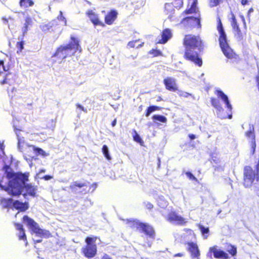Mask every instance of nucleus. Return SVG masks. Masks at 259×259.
I'll use <instances>...</instances> for the list:
<instances>
[{"label":"nucleus","instance_id":"f8f14e48","mask_svg":"<svg viewBox=\"0 0 259 259\" xmlns=\"http://www.w3.org/2000/svg\"><path fill=\"white\" fill-rule=\"evenodd\" d=\"M118 13L115 9H110L104 16L105 25H111L113 24L117 18Z\"/></svg>","mask_w":259,"mask_h":259},{"label":"nucleus","instance_id":"3c124183","mask_svg":"<svg viewBox=\"0 0 259 259\" xmlns=\"http://www.w3.org/2000/svg\"><path fill=\"white\" fill-rule=\"evenodd\" d=\"M241 4L243 6H245L246 5H247L248 4V0H241Z\"/></svg>","mask_w":259,"mask_h":259},{"label":"nucleus","instance_id":"2f4dec72","mask_svg":"<svg viewBox=\"0 0 259 259\" xmlns=\"http://www.w3.org/2000/svg\"><path fill=\"white\" fill-rule=\"evenodd\" d=\"M138 41H139V40H133V41H129L128 42V44H127V47L129 48H136V49H139V48L142 47V46H143V45L144 44V42H142L141 44H140L138 46H135V44L137 42H138Z\"/></svg>","mask_w":259,"mask_h":259},{"label":"nucleus","instance_id":"2eb2a0df","mask_svg":"<svg viewBox=\"0 0 259 259\" xmlns=\"http://www.w3.org/2000/svg\"><path fill=\"white\" fill-rule=\"evenodd\" d=\"M163 82L167 90L171 92H176L178 90L175 78L171 77H166L163 79Z\"/></svg>","mask_w":259,"mask_h":259},{"label":"nucleus","instance_id":"052dcab7","mask_svg":"<svg viewBox=\"0 0 259 259\" xmlns=\"http://www.w3.org/2000/svg\"><path fill=\"white\" fill-rule=\"evenodd\" d=\"M162 100V98L160 96H158L157 99V101H160Z\"/></svg>","mask_w":259,"mask_h":259},{"label":"nucleus","instance_id":"7ed1b4c3","mask_svg":"<svg viewBox=\"0 0 259 259\" xmlns=\"http://www.w3.org/2000/svg\"><path fill=\"white\" fill-rule=\"evenodd\" d=\"M81 52L79 39L71 35L69 43L59 46L52 57L55 58L56 60L61 62L66 58L71 57L74 56L76 53H80Z\"/></svg>","mask_w":259,"mask_h":259},{"label":"nucleus","instance_id":"4be33fe9","mask_svg":"<svg viewBox=\"0 0 259 259\" xmlns=\"http://www.w3.org/2000/svg\"><path fill=\"white\" fill-rule=\"evenodd\" d=\"M15 225L17 230L20 231V234L18 235L19 240H23L24 241H27V238L25 233L24 229H23L22 225L20 223H15Z\"/></svg>","mask_w":259,"mask_h":259},{"label":"nucleus","instance_id":"9b49d317","mask_svg":"<svg viewBox=\"0 0 259 259\" xmlns=\"http://www.w3.org/2000/svg\"><path fill=\"white\" fill-rule=\"evenodd\" d=\"M26 182L21 184L22 190L24 189L25 193L23 194V196L26 197L27 195L35 197L36 196L37 187L36 186L32 185L31 184H25Z\"/></svg>","mask_w":259,"mask_h":259},{"label":"nucleus","instance_id":"20e7f679","mask_svg":"<svg viewBox=\"0 0 259 259\" xmlns=\"http://www.w3.org/2000/svg\"><path fill=\"white\" fill-rule=\"evenodd\" d=\"M217 29L219 34V45L224 55L229 59L238 60L239 56L233 51L229 45L227 35L220 17L217 18Z\"/></svg>","mask_w":259,"mask_h":259},{"label":"nucleus","instance_id":"5701e85b","mask_svg":"<svg viewBox=\"0 0 259 259\" xmlns=\"http://www.w3.org/2000/svg\"><path fill=\"white\" fill-rule=\"evenodd\" d=\"M141 223V222L137 220H127L126 222L128 228L131 229L136 228L138 230H139Z\"/></svg>","mask_w":259,"mask_h":259},{"label":"nucleus","instance_id":"b1692460","mask_svg":"<svg viewBox=\"0 0 259 259\" xmlns=\"http://www.w3.org/2000/svg\"><path fill=\"white\" fill-rule=\"evenodd\" d=\"M13 202L12 198H1L0 199V204L4 208H8L13 205Z\"/></svg>","mask_w":259,"mask_h":259},{"label":"nucleus","instance_id":"de8ad7c7","mask_svg":"<svg viewBox=\"0 0 259 259\" xmlns=\"http://www.w3.org/2000/svg\"><path fill=\"white\" fill-rule=\"evenodd\" d=\"M45 180L48 181L53 178V177L50 175H45L42 178Z\"/></svg>","mask_w":259,"mask_h":259},{"label":"nucleus","instance_id":"e433bc0d","mask_svg":"<svg viewBox=\"0 0 259 259\" xmlns=\"http://www.w3.org/2000/svg\"><path fill=\"white\" fill-rule=\"evenodd\" d=\"M133 132L134 133V135H133L134 140L140 144H142L143 143V141L140 138V136L137 133L136 131L134 130Z\"/></svg>","mask_w":259,"mask_h":259},{"label":"nucleus","instance_id":"7c9ffc66","mask_svg":"<svg viewBox=\"0 0 259 259\" xmlns=\"http://www.w3.org/2000/svg\"><path fill=\"white\" fill-rule=\"evenodd\" d=\"M102 151L105 158L108 160H110L111 159V157L109 154L108 148L107 145H104L103 146Z\"/></svg>","mask_w":259,"mask_h":259},{"label":"nucleus","instance_id":"58836bf2","mask_svg":"<svg viewBox=\"0 0 259 259\" xmlns=\"http://www.w3.org/2000/svg\"><path fill=\"white\" fill-rule=\"evenodd\" d=\"M198 226L202 235L208 234L209 233V230L208 227H204L203 226L200 224H199Z\"/></svg>","mask_w":259,"mask_h":259},{"label":"nucleus","instance_id":"6ab92c4d","mask_svg":"<svg viewBox=\"0 0 259 259\" xmlns=\"http://www.w3.org/2000/svg\"><path fill=\"white\" fill-rule=\"evenodd\" d=\"M172 36L170 30L168 28L163 29L161 32V39H159L157 43L160 44H165Z\"/></svg>","mask_w":259,"mask_h":259},{"label":"nucleus","instance_id":"a18cd8bd","mask_svg":"<svg viewBox=\"0 0 259 259\" xmlns=\"http://www.w3.org/2000/svg\"><path fill=\"white\" fill-rule=\"evenodd\" d=\"M30 22H31V19L29 17L26 18L25 19V27L26 28V29L27 28V27H28V25L30 23Z\"/></svg>","mask_w":259,"mask_h":259},{"label":"nucleus","instance_id":"ea45409f","mask_svg":"<svg viewBox=\"0 0 259 259\" xmlns=\"http://www.w3.org/2000/svg\"><path fill=\"white\" fill-rule=\"evenodd\" d=\"M57 18L58 20L63 22L64 26L67 25V20L66 18L63 16V13L61 11L59 12V14L57 16Z\"/></svg>","mask_w":259,"mask_h":259},{"label":"nucleus","instance_id":"72a5a7b5","mask_svg":"<svg viewBox=\"0 0 259 259\" xmlns=\"http://www.w3.org/2000/svg\"><path fill=\"white\" fill-rule=\"evenodd\" d=\"M231 26L233 28V29H234L236 28L239 27V24L237 22V20L236 19L235 16L234 14H232L231 18Z\"/></svg>","mask_w":259,"mask_h":259},{"label":"nucleus","instance_id":"603ef678","mask_svg":"<svg viewBox=\"0 0 259 259\" xmlns=\"http://www.w3.org/2000/svg\"><path fill=\"white\" fill-rule=\"evenodd\" d=\"M189 138L190 139V140H192L196 138V136L194 134H189L188 135Z\"/></svg>","mask_w":259,"mask_h":259},{"label":"nucleus","instance_id":"09e8293b","mask_svg":"<svg viewBox=\"0 0 259 259\" xmlns=\"http://www.w3.org/2000/svg\"><path fill=\"white\" fill-rule=\"evenodd\" d=\"M184 255L183 253H177L174 255V257H182Z\"/></svg>","mask_w":259,"mask_h":259},{"label":"nucleus","instance_id":"c9c22d12","mask_svg":"<svg viewBox=\"0 0 259 259\" xmlns=\"http://www.w3.org/2000/svg\"><path fill=\"white\" fill-rule=\"evenodd\" d=\"M9 70V67L4 65V62L3 60H0V74L7 72Z\"/></svg>","mask_w":259,"mask_h":259},{"label":"nucleus","instance_id":"f03ea898","mask_svg":"<svg viewBox=\"0 0 259 259\" xmlns=\"http://www.w3.org/2000/svg\"><path fill=\"white\" fill-rule=\"evenodd\" d=\"M3 169L9 182L7 186H5L2 185V181H0V188L11 196L20 195L22 193L21 184L28 181V173L14 172L8 165H5Z\"/></svg>","mask_w":259,"mask_h":259},{"label":"nucleus","instance_id":"39448f33","mask_svg":"<svg viewBox=\"0 0 259 259\" xmlns=\"http://www.w3.org/2000/svg\"><path fill=\"white\" fill-rule=\"evenodd\" d=\"M100 238L96 236H87L85 239L86 243L81 249V253L87 258H91L95 257L97 253L96 241Z\"/></svg>","mask_w":259,"mask_h":259},{"label":"nucleus","instance_id":"423d86ee","mask_svg":"<svg viewBox=\"0 0 259 259\" xmlns=\"http://www.w3.org/2000/svg\"><path fill=\"white\" fill-rule=\"evenodd\" d=\"M22 221L23 222L26 223L27 226L37 236L45 238H49L51 236V234L49 231L43 230L40 228L38 224L28 215H25L23 216Z\"/></svg>","mask_w":259,"mask_h":259},{"label":"nucleus","instance_id":"5fc2aeb1","mask_svg":"<svg viewBox=\"0 0 259 259\" xmlns=\"http://www.w3.org/2000/svg\"><path fill=\"white\" fill-rule=\"evenodd\" d=\"M169 7H170V4H165V6H164V8H165V11H168V8Z\"/></svg>","mask_w":259,"mask_h":259},{"label":"nucleus","instance_id":"6e6d98bb","mask_svg":"<svg viewBox=\"0 0 259 259\" xmlns=\"http://www.w3.org/2000/svg\"><path fill=\"white\" fill-rule=\"evenodd\" d=\"M116 119H114L112 121V122L111 123V125H112V126H114L116 125Z\"/></svg>","mask_w":259,"mask_h":259},{"label":"nucleus","instance_id":"13d9d810","mask_svg":"<svg viewBox=\"0 0 259 259\" xmlns=\"http://www.w3.org/2000/svg\"><path fill=\"white\" fill-rule=\"evenodd\" d=\"M256 195L259 197V188H257L256 190Z\"/></svg>","mask_w":259,"mask_h":259},{"label":"nucleus","instance_id":"a19ab883","mask_svg":"<svg viewBox=\"0 0 259 259\" xmlns=\"http://www.w3.org/2000/svg\"><path fill=\"white\" fill-rule=\"evenodd\" d=\"M24 43L23 40L17 42L16 47L18 49L17 51V53H20L22 51V50L24 49Z\"/></svg>","mask_w":259,"mask_h":259},{"label":"nucleus","instance_id":"9d476101","mask_svg":"<svg viewBox=\"0 0 259 259\" xmlns=\"http://www.w3.org/2000/svg\"><path fill=\"white\" fill-rule=\"evenodd\" d=\"M245 135L248 139H250L251 140L250 146L252 150V153L253 154L255 152L256 148V143L254 127L253 124H250L249 125V129L245 132Z\"/></svg>","mask_w":259,"mask_h":259},{"label":"nucleus","instance_id":"c03bdc74","mask_svg":"<svg viewBox=\"0 0 259 259\" xmlns=\"http://www.w3.org/2000/svg\"><path fill=\"white\" fill-rule=\"evenodd\" d=\"M187 177L191 180L197 181V179L193 176V175L190 171H187L185 173Z\"/></svg>","mask_w":259,"mask_h":259},{"label":"nucleus","instance_id":"8fccbe9b","mask_svg":"<svg viewBox=\"0 0 259 259\" xmlns=\"http://www.w3.org/2000/svg\"><path fill=\"white\" fill-rule=\"evenodd\" d=\"M76 106L77 108L80 109L82 111H84V107L79 104H77Z\"/></svg>","mask_w":259,"mask_h":259},{"label":"nucleus","instance_id":"4d7b16f0","mask_svg":"<svg viewBox=\"0 0 259 259\" xmlns=\"http://www.w3.org/2000/svg\"><path fill=\"white\" fill-rule=\"evenodd\" d=\"M41 241L42 240L41 239H39V240H34V243H40L41 242Z\"/></svg>","mask_w":259,"mask_h":259},{"label":"nucleus","instance_id":"bb28decb","mask_svg":"<svg viewBox=\"0 0 259 259\" xmlns=\"http://www.w3.org/2000/svg\"><path fill=\"white\" fill-rule=\"evenodd\" d=\"M34 2L32 0H20L19 5L22 8H28L34 5Z\"/></svg>","mask_w":259,"mask_h":259},{"label":"nucleus","instance_id":"bf43d9fd","mask_svg":"<svg viewBox=\"0 0 259 259\" xmlns=\"http://www.w3.org/2000/svg\"><path fill=\"white\" fill-rule=\"evenodd\" d=\"M3 20L4 21L5 23L8 22V20L6 18H3Z\"/></svg>","mask_w":259,"mask_h":259},{"label":"nucleus","instance_id":"864d4df0","mask_svg":"<svg viewBox=\"0 0 259 259\" xmlns=\"http://www.w3.org/2000/svg\"><path fill=\"white\" fill-rule=\"evenodd\" d=\"M146 206H147V208H148L149 209H152L153 207V205L150 203H148L147 204Z\"/></svg>","mask_w":259,"mask_h":259},{"label":"nucleus","instance_id":"412c9836","mask_svg":"<svg viewBox=\"0 0 259 259\" xmlns=\"http://www.w3.org/2000/svg\"><path fill=\"white\" fill-rule=\"evenodd\" d=\"M15 82V75L12 73H8L6 74L5 78L1 81V84H9L12 85Z\"/></svg>","mask_w":259,"mask_h":259},{"label":"nucleus","instance_id":"4468645a","mask_svg":"<svg viewBox=\"0 0 259 259\" xmlns=\"http://www.w3.org/2000/svg\"><path fill=\"white\" fill-rule=\"evenodd\" d=\"M85 14L95 26H100L102 27L105 26V23L100 20L98 15L93 10H89L86 12Z\"/></svg>","mask_w":259,"mask_h":259},{"label":"nucleus","instance_id":"393cba45","mask_svg":"<svg viewBox=\"0 0 259 259\" xmlns=\"http://www.w3.org/2000/svg\"><path fill=\"white\" fill-rule=\"evenodd\" d=\"M210 102L211 105L214 108L217 109V110H219V111L223 110L222 104L219 99L212 97L210 98Z\"/></svg>","mask_w":259,"mask_h":259},{"label":"nucleus","instance_id":"49530a36","mask_svg":"<svg viewBox=\"0 0 259 259\" xmlns=\"http://www.w3.org/2000/svg\"><path fill=\"white\" fill-rule=\"evenodd\" d=\"M101 259H112L108 254L105 253L101 257Z\"/></svg>","mask_w":259,"mask_h":259},{"label":"nucleus","instance_id":"c756f323","mask_svg":"<svg viewBox=\"0 0 259 259\" xmlns=\"http://www.w3.org/2000/svg\"><path fill=\"white\" fill-rule=\"evenodd\" d=\"M235 36L238 40H242L243 39L244 35L239 28V27L233 29Z\"/></svg>","mask_w":259,"mask_h":259},{"label":"nucleus","instance_id":"37998d69","mask_svg":"<svg viewBox=\"0 0 259 259\" xmlns=\"http://www.w3.org/2000/svg\"><path fill=\"white\" fill-rule=\"evenodd\" d=\"M195 12V8L192 6L190 8L187 9L184 11L182 13V15L189 14L193 13Z\"/></svg>","mask_w":259,"mask_h":259},{"label":"nucleus","instance_id":"680f3d73","mask_svg":"<svg viewBox=\"0 0 259 259\" xmlns=\"http://www.w3.org/2000/svg\"><path fill=\"white\" fill-rule=\"evenodd\" d=\"M45 171H46V170H45V169H40V170H39V172H40V173L45 172Z\"/></svg>","mask_w":259,"mask_h":259},{"label":"nucleus","instance_id":"f3484780","mask_svg":"<svg viewBox=\"0 0 259 259\" xmlns=\"http://www.w3.org/2000/svg\"><path fill=\"white\" fill-rule=\"evenodd\" d=\"M187 244L188 245L187 250L190 253L192 258L199 259L200 253L197 244L193 242H187Z\"/></svg>","mask_w":259,"mask_h":259},{"label":"nucleus","instance_id":"dca6fc26","mask_svg":"<svg viewBox=\"0 0 259 259\" xmlns=\"http://www.w3.org/2000/svg\"><path fill=\"white\" fill-rule=\"evenodd\" d=\"M139 231L144 233L150 238H154L155 237V231L153 227L148 224L141 222Z\"/></svg>","mask_w":259,"mask_h":259},{"label":"nucleus","instance_id":"ddd939ff","mask_svg":"<svg viewBox=\"0 0 259 259\" xmlns=\"http://www.w3.org/2000/svg\"><path fill=\"white\" fill-rule=\"evenodd\" d=\"M214 94L217 96V97L219 98H221L222 101L224 102L225 103L227 108L229 110V111L230 112V113L228 114L227 117L229 119H231L232 118V107L231 104H230L229 100L228 99V98L227 96L221 90H217L214 92Z\"/></svg>","mask_w":259,"mask_h":259},{"label":"nucleus","instance_id":"a211bd4d","mask_svg":"<svg viewBox=\"0 0 259 259\" xmlns=\"http://www.w3.org/2000/svg\"><path fill=\"white\" fill-rule=\"evenodd\" d=\"M209 252L213 253V256L215 258H229L228 254L224 250L218 249L217 246H213L210 247L209 249Z\"/></svg>","mask_w":259,"mask_h":259},{"label":"nucleus","instance_id":"aec40b11","mask_svg":"<svg viewBox=\"0 0 259 259\" xmlns=\"http://www.w3.org/2000/svg\"><path fill=\"white\" fill-rule=\"evenodd\" d=\"M13 206L16 209L20 211H25L29 207L27 202L23 203L19 200L14 201L13 203Z\"/></svg>","mask_w":259,"mask_h":259},{"label":"nucleus","instance_id":"f257e3e1","mask_svg":"<svg viewBox=\"0 0 259 259\" xmlns=\"http://www.w3.org/2000/svg\"><path fill=\"white\" fill-rule=\"evenodd\" d=\"M183 45L185 48L183 57L199 67L202 65V60L199 53L204 49V43L199 35L186 34L183 39Z\"/></svg>","mask_w":259,"mask_h":259},{"label":"nucleus","instance_id":"cd10ccee","mask_svg":"<svg viewBox=\"0 0 259 259\" xmlns=\"http://www.w3.org/2000/svg\"><path fill=\"white\" fill-rule=\"evenodd\" d=\"M227 252L232 256H234L237 254V247L231 244L227 245Z\"/></svg>","mask_w":259,"mask_h":259},{"label":"nucleus","instance_id":"4c0bfd02","mask_svg":"<svg viewBox=\"0 0 259 259\" xmlns=\"http://www.w3.org/2000/svg\"><path fill=\"white\" fill-rule=\"evenodd\" d=\"M178 94L180 97L183 98H188L190 96H192V94L183 91H178Z\"/></svg>","mask_w":259,"mask_h":259},{"label":"nucleus","instance_id":"c85d7f7f","mask_svg":"<svg viewBox=\"0 0 259 259\" xmlns=\"http://www.w3.org/2000/svg\"><path fill=\"white\" fill-rule=\"evenodd\" d=\"M152 118L154 121H157L162 123H165L167 121L166 118L164 116L161 115H154Z\"/></svg>","mask_w":259,"mask_h":259},{"label":"nucleus","instance_id":"79ce46f5","mask_svg":"<svg viewBox=\"0 0 259 259\" xmlns=\"http://www.w3.org/2000/svg\"><path fill=\"white\" fill-rule=\"evenodd\" d=\"M34 151L37 155H41L44 156L47 155L46 153L40 148L34 147Z\"/></svg>","mask_w":259,"mask_h":259},{"label":"nucleus","instance_id":"f704fd0d","mask_svg":"<svg viewBox=\"0 0 259 259\" xmlns=\"http://www.w3.org/2000/svg\"><path fill=\"white\" fill-rule=\"evenodd\" d=\"M149 54L152 55L153 57L162 56V52L156 49H153L149 52Z\"/></svg>","mask_w":259,"mask_h":259},{"label":"nucleus","instance_id":"6e6552de","mask_svg":"<svg viewBox=\"0 0 259 259\" xmlns=\"http://www.w3.org/2000/svg\"><path fill=\"white\" fill-rule=\"evenodd\" d=\"M181 24L184 27L191 29L194 27H197V28L201 27L200 18L199 17H194L193 16L185 17L181 20Z\"/></svg>","mask_w":259,"mask_h":259},{"label":"nucleus","instance_id":"a878e982","mask_svg":"<svg viewBox=\"0 0 259 259\" xmlns=\"http://www.w3.org/2000/svg\"><path fill=\"white\" fill-rule=\"evenodd\" d=\"M162 109V108L159 106L155 105L150 106L147 108L145 115L146 117H148L153 112L160 110Z\"/></svg>","mask_w":259,"mask_h":259},{"label":"nucleus","instance_id":"473e14b6","mask_svg":"<svg viewBox=\"0 0 259 259\" xmlns=\"http://www.w3.org/2000/svg\"><path fill=\"white\" fill-rule=\"evenodd\" d=\"M171 4L177 9H180L183 6L184 0H171Z\"/></svg>","mask_w":259,"mask_h":259},{"label":"nucleus","instance_id":"1a4fd4ad","mask_svg":"<svg viewBox=\"0 0 259 259\" xmlns=\"http://www.w3.org/2000/svg\"><path fill=\"white\" fill-rule=\"evenodd\" d=\"M166 220L170 223H175L179 225H185L187 221L186 219L183 218L176 211H170L167 215Z\"/></svg>","mask_w":259,"mask_h":259},{"label":"nucleus","instance_id":"0eeeda50","mask_svg":"<svg viewBox=\"0 0 259 259\" xmlns=\"http://www.w3.org/2000/svg\"><path fill=\"white\" fill-rule=\"evenodd\" d=\"M89 182L87 183H79L77 181L73 182L70 185V189L72 192H76L77 188H81L83 187L88 188V190H86L85 189L83 190V194H85L90 192H93L97 188V184L94 183L91 185Z\"/></svg>","mask_w":259,"mask_h":259}]
</instances>
